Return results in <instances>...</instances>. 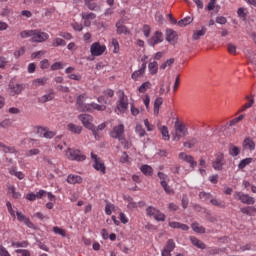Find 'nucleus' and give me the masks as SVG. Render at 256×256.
Wrapping results in <instances>:
<instances>
[{
    "mask_svg": "<svg viewBox=\"0 0 256 256\" xmlns=\"http://www.w3.org/2000/svg\"><path fill=\"white\" fill-rule=\"evenodd\" d=\"M87 101L86 94L78 95L76 99V107L78 111L93 113L94 111H105L107 109L106 105L97 104L95 102L85 103Z\"/></svg>",
    "mask_w": 256,
    "mask_h": 256,
    "instance_id": "obj_1",
    "label": "nucleus"
},
{
    "mask_svg": "<svg viewBox=\"0 0 256 256\" xmlns=\"http://www.w3.org/2000/svg\"><path fill=\"white\" fill-rule=\"evenodd\" d=\"M21 39H29L32 43H45L49 39V34L41 29L23 30L20 32Z\"/></svg>",
    "mask_w": 256,
    "mask_h": 256,
    "instance_id": "obj_2",
    "label": "nucleus"
},
{
    "mask_svg": "<svg viewBox=\"0 0 256 256\" xmlns=\"http://www.w3.org/2000/svg\"><path fill=\"white\" fill-rule=\"evenodd\" d=\"M175 134L173 137V141H180L181 138L187 137L189 135V132L187 130V126L185 124L176 121L174 124Z\"/></svg>",
    "mask_w": 256,
    "mask_h": 256,
    "instance_id": "obj_3",
    "label": "nucleus"
},
{
    "mask_svg": "<svg viewBox=\"0 0 256 256\" xmlns=\"http://www.w3.org/2000/svg\"><path fill=\"white\" fill-rule=\"evenodd\" d=\"M65 156L69 161H85L87 159V156L81 153V150L79 149H73V148H68L65 152Z\"/></svg>",
    "mask_w": 256,
    "mask_h": 256,
    "instance_id": "obj_4",
    "label": "nucleus"
},
{
    "mask_svg": "<svg viewBox=\"0 0 256 256\" xmlns=\"http://www.w3.org/2000/svg\"><path fill=\"white\" fill-rule=\"evenodd\" d=\"M158 178L160 179V185L164 189L165 193H167V195H173L175 191L171 186H169V176L163 172H158Z\"/></svg>",
    "mask_w": 256,
    "mask_h": 256,
    "instance_id": "obj_5",
    "label": "nucleus"
},
{
    "mask_svg": "<svg viewBox=\"0 0 256 256\" xmlns=\"http://www.w3.org/2000/svg\"><path fill=\"white\" fill-rule=\"evenodd\" d=\"M236 201H241L244 205H255V198L243 192L236 191L233 194Z\"/></svg>",
    "mask_w": 256,
    "mask_h": 256,
    "instance_id": "obj_6",
    "label": "nucleus"
},
{
    "mask_svg": "<svg viewBox=\"0 0 256 256\" xmlns=\"http://www.w3.org/2000/svg\"><path fill=\"white\" fill-rule=\"evenodd\" d=\"M110 136L113 139H118V141H123V139H125V125L120 123L114 126L110 132Z\"/></svg>",
    "mask_w": 256,
    "mask_h": 256,
    "instance_id": "obj_7",
    "label": "nucleus"
},
{
    "mask_svg": "<svg viewBox=\"0 0 256 256\" xmlns=\"http://www.w3.org/2000/svg\"><path fill=\"white\" fill-rule=\"evenodd\" d=\"M116 108L119 113H125L129 109V98H127L125 92H120Z\"/></svg>",
    "mask_w": 256,
    "mask_h": 256,
    "instance_id": "obj_8",
    "label": "nucleus"
},
{
    "mask_svg": "<svg viewBox=\"0 0 256 256\" xmlns=\"http://www.w3.org/2000/svg\"><path fill=\"white\" fill-rule=\"evenodd\" d=\"M146 214L148 217H153L156 221H165L166 216L164 213L161 212V210L153 207V206H149L146 209Z\"/></svg>",
    "mask_w": 256,
    "mask_h": 256,
    "instance_id": "obj_9",
    "label": "nucleus"
},
{
    "mask_svg": "<svg viewBox=\"0 0 256 256\" xmlns=\"http://www.w3.org/2000/svg\"><path fill=\"white\" fill-rule=\"evenodd\" d=\"M91 157L94 161L93 167L96 169V171H100L102 175H105L107 173V167H105V162L102 161L101 158L97 156V154L91 153Z\"/></svg>",
    "mask_w": 256,
    "mask_h": 256,
    "instance_id": "obj_10",
    "label": "nucleus"
},
{
    "mask_svg": "<svg viewBox=\"0 0 256 256\" xmlns=\"http://www.w3.org/2000/svg\"><path fill=\"white\" fill-rule=\"evenodd\" d=\"M107 51V46L101 45L99 42H94L90 47V53L93 57H101Z\"/></svg>",
    "mask_w": 256,
    "mask_h": 256,
    "instance_id": "obj_11",
    "label": "nucleus"
},
{
    "mask_svg": "<svg viewBox=\"0 0 256 256\" xmlns=\"http://www.w3.org/2000/svg\"><path fill=\"white\" fill-rule=\"evenodd\" d=\"M146 59L147 56H144L142 61H145ZM145 71H147V62H143L140 68L132 73L131 79H133V81H139V79L145 75Z\"/></svg>",
    "mask_w": 256,
    "mask_h": 256,
    "instance_id": "obj_12",
    "label": "nucleus"
},
{
    "mask_svg": "<svg viewBox=\"0 0 256 256\" xmlns=\"http://www.w3.org/2000/svg\"><path fill=\"white\" fill-rule=\"evenodd\" d=\"M223 165H225V156L223 153H217L215 155V160L212 162V167L215 171H222Z\"/></svg>",
    "mask_w": 256,
    "mask_h": 256,
    "instance_id": "obj_13",
    "label": "nucleus"
},
{
    "mask_svg": "<svg viewBox=\"0 0 256 256\" xmlns=\"http://www.w3.org/2000/svg\"><path fill=\"white\" fill-rule=\"evenodd\" d=\"M78 119L86 129H89L90 131L93 129V116L89 114H82L79 115Z\"/></svg>",
    "mask_w": 256,
    "mask_h": 256,
    "instance_id": "obj_14",
    "label": "nucleus"
},
{
    "mask_svg": "<svg viewBox=\"0 0 256 256\" xmlns=\"http://www.w3.org/2000/svg\"><path fill=\"white\" fill-rule=\"evenodd\" d=\"M159 43H163V32L156 31L148 40V45H150V47H155V45H159Z\"/></svg>",
    "mask_w": 256,
    "mask_h": 256,
    "instance_id": "obj_15",
    "label": "nucleus"
},
{
    "mask_svg": "<svg viewBox=\"0 0 256 256\" xmlns=\"http://www.w3.org/2000/svg\"><path fill=\"white\" fill-rule=\"evenodd\" d=\"M179 159L185 161L186 163H189L192 169H195L197 167V162L195 161L193 156L188 155L187 153L181 152L179 154Z\"/></svg>",
    "mask_w": 256,
    "mask_h": 256,
    "instance_id": "obj_16",
    "label": "nucleus"
},
{
    "mask_svg": "<svg viewBox=\"0 0 256 256\" xmlns=\"http://www.w3.org/2000/svg\"><path fill=\"white\" fill-rule=\"evenodd\" d=\"M37 133H39L40 137H45V139H53L57 135L56 132L43 127H38Z\"/></svg>",
    "mask_w": 256,
    "mask_h": 256,
    "instance_id": "obj_17",
    "label": "nucleus"
},
{
    "mask_svg": "<svg viewBox=\"0 0 256 256\" xmlns=\"http://www.w3.org/2000/svg\"><path fill=\"white\" fill-rule=\"evenodd\" d=\"M16 215H17L18 221H20L21 223H24V225H26V227H29V229H33V227H35L33 222H31V220L29 218H27V216H25L23 213L16 212Z\"/></svg>",
    "mask_w": 256,
    "mask_h": 256,
    "instance_id": "obj_18",
    "label": "nucleus"
},
{
    "mask_svg": "<svg viewBox=\"0 0 256 256\" xmlns=\"http://www.w3.org/2000/svg\"><path fill=\"white\" fill-rule=\"evenodd\" d=\"M25 89L23 84H15V83H10L9 84V90L11 95H21V92Z\"/></svg>",
    "mask_w": 256,
    "mask_h": 256,
    "instance_id": "obj_19",
    "label": "nucleus"
},
{
    "mask_svg": "<svg viewBox=\"0 0 256 256\" xmlns=\"http://www.w3.org/2000/svg\"><path fill=\"white\" fill-rule=\"evenodd\" d=\"M166 41H168V43H171V45H175L177 43V32L172 29H167Z\"/></svg>",
    "mask_w": 256,
    "mask_h": 256,
    "instance_id": "obj_20",
    "label": "nucleus"
},
{
    "mask_svg": "<svg viewBox=\"0 0 256 256\" xmlns=\"http://www.w3.org/2000/svg\"><path fill=\"white\" fill-rule=\"evenodd\" d=\"M116 33L118 35H129V28L125 26L121 21L116 22Z\"/></svg>",
    "mask_w": 256,
    "mask_h": 256,
    "instance_id": "obj_21",
    "label": "nucleus"
},
{
    "mask_svg": "<svg viewBox=\"0 0 256 256\" xmlns=\"http://www.w3.org/2000/svg\"><path fill=\"white\" fill-rule=\"evenodd\" d=\"M243 215H248V217H253L256 215V208L254 206H246L240 209Z\"/></svg>",
    "mask_w": 256,
    "mask_h": 256,
    "instance_id": "obj_22",
    "label": "nucleus"
},
{
    "mask_svg": "<svg viewBox=\"0 0 256 256\" xmlns=\"http://www.w3.org/2000/svg\"><path fill=\"white\" fill-rule=\"evenodd\" d=\"M169 227H171L172 229H181L182 231H189V226H187V224H182L180 222H169Z\"/></svg>",
    "mask_w": 256,
    "mask_h": 256,
    "instance_id": "obj_23",
    "label": "nucleus"
},
{
    "mask_svg": "<svg viewBox=\"0 0 256 256\" xmlns=\"http://www.w3.org/2000/svg\"><path fill=\"white\" fill-rule=\"evenodd\" d=\"M67 183H69L70 185H75L76 183H83V178H81V176L79 175L70 174L67 177Z\"/></svg>",
    "mask_w": 256,
    "mask_h": 256,
    "instance_id": "obj_24",
    "label": "nucleus"
},
{
    "mask_svg": "<svg viewBox=\"0 0 256 256\" xmlns=\"http://www.w3.org/2000/svg\"><path fill=\"white\" fill-rule=\"evenodd\" d=\"M244 149H248L249 151H255V141L252 138H246L243 141Z\"/></svg>",
    "mask_w": 256,
    "mask_h": 256,
    "instance_id": "obj_25",
    "label": "nucleus"
},
{
    "mask_svg": "<svg viewBox=\"0 0 256 256\" xmlns=\"http://www.w3.org/2000/svg\"><path fill=\"white\" fill-rule=\"evenodd\" d=\"M140 171L145 175L146 177H151L153 175V167L150 165L144 164L140 167Z\"/></svg>",
    "mask_w": 256,
    "mask_h": 256,
    "instance_id": "obj_26",
    "label": "nucleus"
},
{
    "mask_svg": "<svg viewBox=\"0 0 256 256\" xmlns=\"http://www.w3.org/2000/svg\"><path fill=\"white\" fill-rule=\"evenodd\" d=\"M47 81H49V78L43 77V78H37L32 81L33 87H43L47 85Z\"/></svg>",
    "mask_w": 256,
    "mask_h": 256,
    "instance_id": "obj_27",
    "label": "nucleus"
},
{
    "mask_svg": "<svg viewBox=\"0 0 256 256\" xmlns=\"http://www.w3.org/2000/svg\"><path fill=\"white\" fill-rule=\"evenodd\" d=\"M105 127H107L106 123H102L100 125H98V127H95V125H93V129H91L90 131H92L95 139H99V131H103V129H105Z\"/></svg>",
    "mask_w": 256,
    "mask_h": 256,
    "instance_id": "obj_28",
    "label": "nucleus"
},
{
    "mask_svg": "<svg viewBox=\"0 0 256 256\" xmlns=\"http://www.w3.org/2000/svg\"><path fill=\"white\" fill-rule=\"evenodd\" d=\"M190 241L192 243V245H194L195 247H197L198 249H206L207 245H205V243H203V241L197 239L196 237H190Z\"/></svg>",
    "mask_w": 256,
    "mask_h": 256,
    "instance_id": "obj_29",
    "label": "nucleus"
},
{
    "mask_svg": "<svg viewBox=\"0 0 256 256\" xmlns=\"http://www.w3.org/2000/svg\"><path fill=\"white\" fill-rule=\"evenodd\" d=\"M205 33H207V28L203 26L201 30L195 31L193 33L192 38L194 39V41H199V39H201V37H203Z\"/></svg>",
    "mask_w": 256,
    "mask_h": 256,
    "instance_id": "obj_30",
    "label": "nucleus"
},
{
    "mask_svg": "<svg viewBox=\"0 0 256 256\" xmlns=\"http://www.w3.org/2000/svg\"><path fill=\"white\" fill-rule=\"evenodd\" d=\"M67 129L68 131H71V133H76L77 135H79L81 131H83V127L77 126L73 123L68 124Z\"/></svg>",
    "mask_w": 256,
    "mask_h": 256,
    "instance_id": "obj_31",
    "label": "nucleus"
},
{
    "mask_svg": "<svg viewBox=\"0 0 256 256\" xmlns=\"http://www.w3.org/2000/svg\"><path fill=\"white\" fill-rule=\"evenodd\" d=\"M8 193L12 195L13 199H21V193L17 192V189L13 185L8 186Z\"/></svg>",
    "mask_w": 256,
    "mask_h": 256,
    "instance_id": "obj_32",
    "label": "nucleus"
},
{
    "mask_svg": "<svg viewBox=\"0 0 256 256\" xmlns=\"http://www.w3.org/2000/svg\"><path fill=\"white\" fill-rule=\"evenodd\" d=\"M148 69L151 75H157V71L159 70V64L157 61L150 62L148 64Z\"/></svg>",
    "mask_w": 256,
    "mask_h": 256,
    "instance_id": "obj_33",
    "label": "nucleus"
},
{
    "mask_svg": "<svg viewBox=\"0 0 256 256\" xmlns=\"http://www.w3.org/2000/svg\"><path fill=\"white\" fill-rule=\"evenodd\" d=\"M84 4L90 11H97V9H99V5L95 3V0H85Z\"/></svg>",
    "mask_w": 256,
    "mask_h": 256,
    "instance_id": "obj_34",
    "label": "nucleus"
},
{
    "mask_svg": "<svg viewBox=\"0 0 256 256\" xmlns=\"http://www.w3.org/2000/svg\"><path fill=\"white\" fill-rule=\"evenodd\" d=\"M0 151L3 153H15V147L7 146L3 142H0Z\"/></svg>",
    "mask_w": 256,
    "mask_h": 256,
    "instance_id": "obj_35",
    "label": "nucleus"
},
{
    "mask_svg": "<svg viewBox=\"0 0 256 256\" xmlns=\"http://www.w3.org/2000/svg\"><path fill=\"white\" fill-rule=\"evenodd\" d=\"M67 42L62 38H54L52 41V47H65Z\"/></svg>",
    "mask_w": 256,
    "mask_h": 256,
    "instance_id": "obj_36",
    "label": "nucleus"
},
{
    "mask_svg": "<svg viewBox=\"0 0 256 256\" xmlns=\"http://www.w3.org/2000/svg\"><path fill=\"white\" fill-rule=\"evenodd\" d=\"M151 82L146 81L141 84V86L138 88L139 93H147L148 89H151Z\"/></svg>",
    "mask_w": 256,
    "mask_h": 256,
    "instance_id": "obj_37",
    "label": "nucleus"
},
{
    "mask_svg": "<svg viewBox=\"0 0 256 256\" xmlns=\"http://www.w3.org/2000/svg\"><path fill=\"white\" fill-rule=\"evenodd\" d=\"M251 163H253V158H245V159L240 161V163L238 164V168L239 169H245L246 166L251 165Z\"/></svg>",
    "mask_w": 256,
    "mask_h": 256,
    "instance_id": "obj_38",
    "label": "nucleus"
},
{
    "mask_svg": "<svg viewBox=\"0 0 256 256\" xmlns=\"http://www.w3.org/2000/svg\"><path fill=\"white\" fill-rule=\"evenodd\" d=\"M160 133L164 141H169L170 136H169V129L167 128V126H162L160 128Z\"/></svg>",
    "mask_w": 256,
    "mask_h": 256,
    "instance_id": "obj_39",
    "label": "nucleus"
},
{
    "mask_svg": "<svg viewBox=\"0 0 256 256\" xmlns=\"http://www.w3.org/2000/svg\"><path fill=\"white\" fill-rule=\"evenodd\" d=\"M53 93L45 94L42 97L38 98V103H47V101H53Z\"/></svg>",
    "mask_w": 256,
    "mask_h": 256,
    "instance_id": "obj_40",
    "label": "nucleus"
},
{
    "mask_svg": "<svg viewBox=\"0 0 256 256\" xmlns=\"http://www.w3.org/2000/svg\"><path fill=\"white\" fill-rule=\"evenodd\" d=\"M199 143V139L192 138L191 140L184 142V147H187L188 149H192V147H195Z\"/></svg>",
    "mask_w": 256,
    "mask_h": 256,
    "instance_id": "obj_41",
    "label": "nucleus"
},
{
    "mask_svg": "<svg viewBox=\"0 0 256 256\" xmlns=\"http://www.w3.org/2000/svg\"><path fill=\"white\" fill-rule=\"evenodd\" d=\"M192 229L195 231V233H205V227L201 226L197 222L192 224Z\"/></svg>",
    "mask_w": 256,
    "mask_h": 256,
    "instance_id": "obj_42",
    "label": "nucleus"
},
{
    "mask_svg": "<svg viewBox=\"0 0 256 256\" xmlns=\"http://www.w3.org/2000/svg\"><path fill=\"white\" fill-rule=\"evenodd\" d=\"M175 241L173 239H169L164 247V249L173 252L175 250Z\"/></svg>",
    "mask_w": 256,
    "mask_h": 256,
    "instance_id": "obj_43",
    "label": "nucleus"
},
{
    "mask_svg": "<svg viewBox=\"0 0 256 256\" xmlns=\"http://www.w3.org/2000/svg\"><path fill=\"white\" fill-rule=\"evenodd\" d=\"M53 232H54L56 235H61V237H67V232H66L63 228L54 226V227H53Z\"/></svg>",
    "mask_w": 256,
    "mask_h": 256,
    "instance_id": "obj_44",
    "label": "nucleus"
},
{
    "mask_svg": "<svg viewBox=\"0 0 256 256\" xmlns=\"http://www.w3.org/2000/svg\"><path fill=\"white\" fill-rule=\"evenodd\" d=\"M227 51L230 53V55H237V46H235L233 43H228Z\"/></svg>",
    "mask_w": 256,
    "mask_h": 256,
    "instance_id": "obj_45",
    "label": "nucleus"
},
{
    "mask_svg": "<svg viewBox=\"0 0 256 256\" xmlns=\"http://www.w3.org/2000/svg\"><path fill=\"white\" fill-rule=\"evenodd\" d=\"M135 131L139 137H145L146 135L145 129H143V126L140 124L136 125Z\"/></svg>",
    "mask_w": 256,
    "mask_h": 256,
    "instance_id": "obj_46",
    "label": "nucleus"
},
{
    "mask_svg": "<svg viewBox=\"0 0 256 256\" xmlns=\"http://www.w3.org/2000/svg\"><path fill=\"white\" fill-rule=\"evenodd\" d=\"M229 153L232 157H237V155H239V153H241V149H239V147H237V146H232L230 148Z\"/></svg>",
    "mask_w": 256,
    "mask_h": 256,
    "instance_id": "obj_47",
    "label": "nucleus"
},
{
    "mask_svg": "<svg viewBox=\"0 0 256 256\" xmlns=\"http://www.w3.org/2000/svg\"><path fill=\"white\" fill-rule=\"evenodd\" d=\"M211 193L207 192H200L199 193V198L202 199V201H209V199H212Z\"/></svg>",
    "mask_w": 256,
    "mask_h": 256,
    "instance_id": "obj_48",
    "label": "nucleus"
},
{
    "mask_svg": "<svg viewBox=\"0 0 256 256\" xmlns=\"http://www.w3.org/2000/svg\"><path fill=\"white\" fill-rule=\"evenodd\" d=\"M253 103H255V99L251 98L248 103H246L241 109L240 112L246 111V109H251L253 107Z\"/></svg>",
    "mask_w": 256,
    "mask_h": 256,
    "instance_id": "obj_49",
    "label": "nucleus"
},
{
    "mask_svg": "<svg viewBox=\"0 0 256 256\" xmlns=\"http://www.w3.org/2000/svg\"><path fill=\"white\" fill-rule=\"evenodd\" d=\"M97 17V15L93 12H90V13H86V14H82V19H85V20H91L93 21V19H95Z\"/></svg>",
    "mask_w": 256,
    "mask_h": 256,
    "instance_id": "obj_50",
    "label": "nucleus"
},
{
    "mask_svg": "<svg viewBox=\"0 0 256 256\" xmlns=\"http://www.w3.org/2000/svg\"><path fill=\"white\" fill-rule=\"evenodd\" d=\"M173 63H175V59L170 58L160 66V69H167V67H171Z\"/></svg>",
    "mask_w": 256,
    "mask_h": 256,
    "instance_id": "obj_51",
    "label": "nucleus"
},
{
    "mask_svg": "<svg viewBox=\"0 0 256 256\" xmlns=\"http://www.w3.org/2000/svg\"><path fill=\"white\" fill-rule=\"evenodd\" d=\"M113 209H115V205H113L111 203H107L105 206L106 215H111V213H113Z\"/></svg>",
    "mask_w": 256,
    "mask_h": 256,
    "instance_id": "obj_52",
    "label": "nucleus"
},
{
    "mask_svg": "<svg viewBox=\"0 0 256 256\" xmlns=\"http://www.w3.org/2000/svg\"><path fill=\"white\" fill-rule=\"evenodd\" d=\"M111 43H112V46L114 47L113 53L115 54L119 53V41L113 38Z\"/></svg>",
    "mask_w": 256,
    "mask_h": 256,
    "instance_id": "obj_53",
    "label": "nucleus"
},
{
    "mask_svg": "<svg viewBox=\"0 0 256 256\" xmlns=\"http://www.w3.org/2000/svg\"><path fill=\"white\" fill-rule=\"evenodd\" d=\"M190 23H193V18H191V17H186L179 21V25H181V26L190 25Z\"/></svg>",
    "mask_w": 256,
    "mask_h": 256,
    "instance_id": "obj_54",
    "label": "nucleus"
},
{
    "mask_svg": "<svg viewBox=\"0 0 256 256\" xmlns=\"http://www.w3.org/2000/svg\"><path fill=\"white\" fill-rule=\"evenodd\" d=\"M59 69H63V63L55 62L51 65V71H59Z\"/></svg>",
    "mask_w": 256,
    "mask_h": 256,
    "instance_id": "obj_55",
    "label": "nucleus"
},
{
    "mask_svg": "<svg viewBox=\"0 0 256 256\" xmlns=\"http://www.w3.org/2000/svg\"><path fill=\"white\" fill-rule=\"evenodd\" d=\"M210 203L212 205H214L215 207H220L221 209H224V207H225V204H223L222 202H219V200H217V199H211Z\"/></svg>",
    "mask_w": 256,
    "mask_h": 256,
    "instance_id": "obj_56",
    "label": "nucleus"
},
{
    "mask_svg": "<svg viewBox=\"0 0 256 256\" xmlns=\"http://www.w3.org/2000/svg\"><path fill=\"white\" fill-rule=\"evenodd\" d=\"M142 99H143V103H144L146 109L149 110V104L151 103V97H149V94H146L143 96Z\"/></svg>",
    "mask_w": 256,
    "mask_h": 256,
    "instance_id": "obj_57",
    "label": "nucleus"
},
{
    "mask_svg": "<svg viewBox=\"0 0 256 256\" xmlns=\"http://www.w3.org/2000/svg\"><path fill=\"white\" fill-rule=\"evenodd\" d=\"M22 55H25V47L20 48L19 50L14 52V57L19 59Z\"/></svg>",
    "mask_w": 256,
    "mask_h": 256,
    "instance_id": "obj_58",
    "label": "nucleus"
},
{
    "mask_svg": "<svg viewBox=\"0 0 256 256\" xmlns=\"http://www.w3.org/2000/svg\"><path fill=\"white\" fill-rule=\"evenodd\" d=\"M238 16L241 18V19H244L246 20L247 19V13H245V8H239L238 11Z\"/></svg>",
    "mask_w": 256,
    "mask_h": 256,
    "instance_id": "obj_59",
    "label": "nucleus"
},
{
    "mask_svg": "<svg viewBox=\"0 0 256 256\" xmlns=\"http://www.w3.org/2000/svg\"><path fill=\"white\" fill-rule=\"evenodd\" d=\"M68 79H71L72 81H81L82 76L81 74H69Z\"/></svg>",
    "mask_w": 256,
    "mask_h": 256,
    "instance_id": "obj_60",
    "label": "nucleus"
},
{
    "mask_svg": "<svg viewBox=\"0 0 256 256\" xmlns=\"http://www.w3.org/2000/svg\"><path fill=\"white\" fill-rule=\"evenodd\" d=\"M0 256H11L9 251H7V248L3 245H0Z\"/></svg>",
    "mask_w": 256,
    "mask_h": 256,
    "instance_id": "obj_61",
    "label": "nucleus"
},
{
    "mask_svg": "<svg viewBox=\"0 0 256 256\" xmlns=\"http://www.w3.org/2000/svg\"><path fill=\"white\" fill-rule=\"evenodd\" d=\"M74 31H83V24L74 22L71 24Z\"/></svg>",
    "mask_w": 256,
    "mask_h": 256,
    "instance_id": "obj_62",
    "label": "nucleus"
},
{
    "mask_svg": "<svg viewBox=\"0 0 256 256\" xmlns=\"http://www.w3.org/2000/svg\"><path fill=\"white\" fill-rule=\"evenodd\" d=\"M49 60L44 59L40 62V69H49Z\"/></svg>",
    "mask_w": 256,
    "mask_h": 256,
    "instance_id": "obj_63",
    "label": "nucleus"
},
{
    "mask_svg": "<svg viewBox=\"0 0 256 256\" xmlns=\"http://www.w3.org/2000/svg\"><path fill=\"white\" fill-rule=\"evenodd\" d=\"M16 253H19L22 256H31V252L25 249H18L16 250Z\"/></svg>",
    "mask_w": 256,
    "mask_h": 256,
    "instance_id": "obj_64",
    "label": "nucleus"
}]
</instances>
